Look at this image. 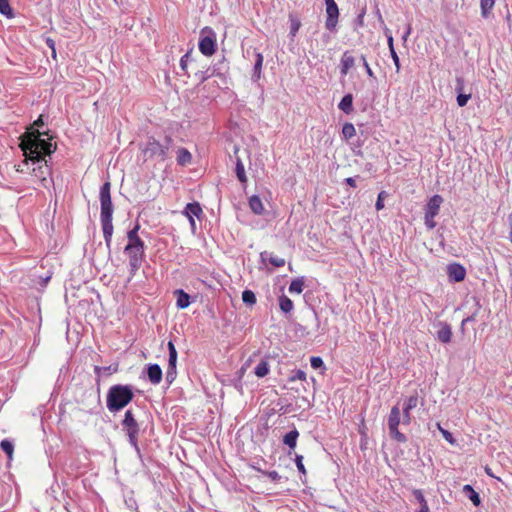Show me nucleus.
Instances as JSON below:
<instances>
[{"label": "nucleus", "instance_id": "obj_1", "mask_svg": "<svg viewBox=\"0 0 512 512\" xmlns=\"http://www.w3.org/2000/svg\"><path fill=\"white\" fill-rule=\"evenodd\" d=\"M53 138L50 130L44 132L36 130L24 136L19 143V148L26 158L24 164L28 165L29 161L32 162L35 166L32 170L33 175L41 181L44 187H47V178L51 176V168L45 157H51L57 149V144L51 143Z\"/></svg>", "mask_w": 512, "mask_h": 512}, {"label": "nucleus", "instance_id": "obj_2", "mask_svg": "<svg viewBox=\"0 0 512 512\" xmlns=\"http://www.w3.org/2000/svg\"><path fill=\"white\" fill-rule=\"evenodd\" d=\"M101 212L100 219L103 231V237L108 250H111V242L113 236V212L114 207L111 199V183L105 181L100 187L99 193Z\"/></svg>", "mask_w": 512, "mask_h": 512}, {"label": "nucleus", "instance_id": "obj_3", "mask_svg": "<svg viewBox=\"0 0 512 512\" xmlns=\"http://www.w3.org/2000/svg\"><path fill=\"white\" fill-rule=\"evenodd\" d=\"M139 390L131 384H114L106 394V407L112 414H116L127 407L134 399L135 392Z\"/></svg>", "mask_w": 512, "mask_h": 512}, {"label": "nucleus", "instance_id": "obj_4", "mask_svg": "<svg viewBox=\"0 0 512 512\" xmlns=\"http://www.w3.org/2000/svg\"><path fill=\"white\" fill-rule=\"evenodd\" d=\"M121 429L127 436L129 444L134 448L138 455L141 454L139 447V435L142 423L138 422L132 409H127L121 420Z\"/></svg>", "mask_w": 512, "mask_h": 512}, {"label": "nucleus", "instance_id": "obj_5", "mask_svg": "<svg viewBox=\"0 0 512 512\" xmlns=\"http://www.w3.org/2000/svg\"><path fill=\"white\" fill-rule=\"evenodd\" d=\"M172 143L173 140L170 136H166L163 143L150 139L143 152L149 158L158 157L160 160L165 161L168 158V151Z\"/></svg>", "mask_w": 512, "mask_h": 512}, {"label": "nucleus", "instance_id": "obj_6", "mask_svg": "<svg viewBox=\"0 0 512 512\" xmlns=\"http://www.w3.org/2000/svg\"><path fill=\"white\" fill-rule=\"evenodd\" d=\"M401 422V413L398 405H395L391 408L388 420H387V426L389 430L390 437L399 442V443H405L407 442V437L405 434L399 431L398 427Z\"/></svg>", "mask_w": 512, "mask_h": 512}, {"label": "nucleus", "instance_id": "obj_7", "mask_svg": "<svg viewBox=\"0 0 512 512\" xmlns=\"http://www.w3.org/2000/svg\"><path fill=\"white\" fill-rule=\"evenodd\" d=\"M123 252L128 258L130 280L136 275L138 270L141 268L142 263L145 261L146 254L145 252H141V250L133 248L127 244L125 245Z\"/></svg>", "mask_w": 512, "mask_h": 512}, {"label": "nucleus", "instance_id": "obj_8", "mask_svg": "<svg viewBox=\"0 0 512 512\" xmlns=\"http://www.w3.org/2000/svg\"><path fill=\"white\" fill-rule=\"evenodd\" d=\"M199 51L207 57L212 56L217 51L216 34H206L198 42Z\"/></svg>", "mask_w": 512, "mask_h": 512}, {"label": "nucleus", "instance_id": "obj_9", "mask_svg": "<svg viewBox=\"0 0 512 512\" xmlns=\"http://www.w3.org/2000/svg\"><path fill=\"white\" fill-rule=\"evenodd\" d=\"M199 84H203L212 77H224V73L221 71L220 63H215L205 70H200L194 74Z\"/></svg>", "mask_w": 512, "mask_h": 512}, {"label": "nucleus", "instance_id": "obj_10", "mask_svg": "<svg viewBox=\"0 0 512 512\" xmlns=\"http://www.w3.org/2000/svg\"><path fill=\"white\" fill-rule=\"evenodd\" d=\"M140 224L136 222L132 229L127 231V245L145 252L146 245L143 239L139 236Z\"/></svg>", "mask_w": 512, "mask_h": 512}, {"label": "nucleus", "instance_id": "obj_11", "mask_svg": "<svg viewBox=\"0 0 512 512\" xmlns=\"http://www.w3.org/2000/svg\"><path fill=\"white\" fill-rule=\"evenodd\" d=\"M326 4V13H327V19H326V28L328 30H333L336 27L338 16H339V9L335 2V0H324Z\"/></svg>", "mask_w": 512, "mask_h": 512}, {"label": "nucleus", "instance_id": "obj_12", "mask_svg": "<svg viewBox=\"0 0 512 512\" xmlns=\"http://www.w3.org/2000/svg\"><path fill=\"white\" fill-rule=\"evenodd\" d=\"M142 373L153 385H158L163 378L162 368L156 363L146 365Z\"/></svg>", "mask_w": 512, "mask_h": 512}, {"label": "nucleus", "instance_id": "obj_13", "mask_svg": "<svg viewBox=\"0 0 512 512\" xmlns=\"http://www.w3.org/2000/svg\"><path fill=\"white\" fill-rule=\"evenodd\" d=\"M447 275L450 282L458 283L465 279L466 269L460 263H451L447 266Z\"/></svg>", "mask_w": 512, "mask_h": 512}, {"label": "nucleus", "instance_id": "obj_14", "mask_svg": "<svg viewBox=\"0 0 512 512\" xmlns=\"http://www.w3.org/2000/svg\"><path fill=\"white\" fill-rule=\"evenodd\" d=\"M119 371V364L113 363L109 366H94V373L96 375V385H97V393H98V401L100 402V378L103 374L106 376H110L114 373H117Z\"/></svg>", "mask_w": 512, "mask_h": 512}, {"label": "nucleus", "instance_id": "obj_15", "mask_svg": "<svg viewBox=\"0 0 512 512\" xmlns=\"http://www.w3.org/2000/svg\"><path fill=\"white\" fill-rule=\"evenodd\" d=\"M443 203L441 195H433L424 207V215L436 217L439 214L440 206Z\"/></svg>", "mask_w": 512, "mask_h": 512}, {"label": "nucleus", "instance_id": "obj_16", "mask_svg": "<svg viewBox=\"0 0 512 512\" xmlns=\"http://www.w3.org/2000/svg\"><path fill=\"white\" fill-rule=\"evenodd\" d=\"M439 329L436 333V338L441 343L447 344L452 339V329L451 326L446 322L438 323Z\"/></svg>", "mask_w": 512, "mask_h": 512}, {"label": "nucleus", "instance_id": "obj_17", "mask_svg": "<svg viewBox=\"0 0 512 512\" xmlns=\"http://www.w3.org/2000/svg\"><path fill=\"white\" fill-rule=\"evenodd\" d=\"M174 295L176 296V307L178 309H186L190 306L192 302V297L190 294L185 292L183 289H176L174 291Z\"/></svg>", "mask_w": 512, "mask_h": 512}, {"label": "nucleus", "instance_id": "obj_18", "mask_svg": "<svg viewBox=\"0 0 512 512\" xmlns=\"http://www.w3.org/2000/svg\"><path fill=\"white\" fill-rule=\"evenodd\" d=\"M260 260L263 264L269 263L273 267H283L285 265V259L275 256L273 253L263 251L260 253Z\"/></svg>", "mask_w": 512, "mask_h": 512}, {"label": "nucleus", "instance_id": "obj_19", "mask_svg": "<svg viewBox=\"0 0 512 512\" xmlns=\"http://www.w3.org/2000/svg\"><path fill=\"white\" fill-rule=\"evenodd\" d=\"M183 214L187 217H196L198 219H201L204 216L200 203L196 201L187 203Z\"/></svg>", "mask_w": 512, "mask_h": 512}, {"label": "nucleus", "instance_id": "obj_20", "mask_svg": "<svg viewBox=\"0 0 512 512\" xmlns=\"http://www.w3.org/2000/svg\"><path fill=\"white\" fill-rule=\"evenodd\" d=\"M299 437L298 430L294 427L292 430L287 432L282 439L284 445H286L290 450H294L297 446V440ZM292 452L289 451L288 455H291Z\"/></svg>", "mask_w": 512, "mask_h": 512}, {"label": "nucleus", "instance_id": "obj_21", "mask_svg": "<svg viewBox=\"0 0 512 512\" xmlns=\"http://www.w3.org/2000/svg\"><path fill=\"white\" fill-rule=\"evenodd\" d=\"M355 59L354 57L348 52H344L341 58V67H340V73L341 75L345 76L348 74L349 70L354 66Z\"/></svg>", "mask_w": 512, "mask_h": 512}, {"label": "nucleus", "instance_id": "obj_22", "mask_svg": "<svg viewBox=\"0 0 512 512\" xmlns=\"http://www.w3.org/2000/svg\"><path fill=\"white\" fill-rule=\"evenodd\" d=\"M463 493L473 503L475 507H479L481 505L482 500L480 494L477 491H475L471 485H464Z\"/></svg>", "mask_w": 512, "mask_h": 512}, {"label": "nucleus", "instance_id": "obj_23", "mask_svg": "<svg viewBox=\"0 0 512 512\" xmlns=\"http://www.w3.org/2000/svg\"><path fill=\"white\" fill-rule=\"evenodd\" d=\"M263 55L260 52H255V62L253 67V72L251 75V79L254 82H257L261 78L262 66H263Z\"/></svg>", "mask_w": 512, "mask_h": 512}, {"label": "nucleus", "instance_id": "obj_24", "mask_svg": "<svg viewBox=\"0 0 512 512\" xmlns=\"http://www.w3.org/2000/svg\"><path fill=\"white\" fill-rule=\"evenodd\" d=\"M249 208L256 215L264 213L263 203L258 195H252L248 200Z\"/></svg>", "mask_w": 512, "mask_h": 512}, {"label": "nucleus", "instance_id": "obj_25", "mask_svg": "<svg viewBox=\"0 0 512 512\" xmlns=\"http://www.w3.org/2000/svg\"><path fill=\"white\" fill-rule=\"evenodd\" d=\"M338 108L345 114H350L353 111V95L345 94L339 102Z\"/></svg>", "mask_w": 512, "mask_h": 512}, {"label": "nucleus", "instance_id": "obj_26", "mask_svg": "<svg viewBox=\"0 0 512 512\" xmlns=\"http://www.w3.org/2000/svg\"><path fill=\"white\" fill-rule=\"evenodd\" d=\"M177 164L180 166H187L192 161L191 153L184 147L177 149Z\"/></svg>", "mask_w": 512, "mask_h": 512}, {"label": "nucleus", "instance_id": "obj_27", "mask_svg": "<svg viewBox=\"0 0 512 512\" xmlns=\"http://www.w3.org/2000/svg\"><path fill=\"white\" fill-rule=\"evenodd\" d=\"M235 174H236V177H237L238 181L242 185H246L247 184L248 179H247V176H246V173H245L244 164H243L242 160L239 157H237V159H236Z\"/></svg>", "mask_w": 512, "mask_h": 512}, {"label": "nucleus", "instance_id": "obj_28", "mask_svg": "<svg viewBox=\"0 0 512 512\" xmlns=\"http://www.w3.org/2000/svg\"><path fill=\"white\" fill-rule=\"evenodd\" d=\"M412 494H413L415 500L419 503L420 509L417 512H429V506L427 504V501L424 497L422 490L414 489L412 491Z\"/></svg>", "mask_w": 512, "mask_h": 512}, {"label": "nucleus", "instance_id": "obj_29", "mask_svg": "<svg viewBox=\"0 0 512 512\" xmlns=\"http://www.w3.org/2000/svg\"><path fill=\"white\" fill-rule=\"evenodd\" d=\"M167 347H168V352H169L167 368H171V370H173V369H176L178 353H177V350H176V347H175L173 341H169L167 344Z\"/></svg>", "mask_w": 512, "mask_h": 512}, {"label": "nucleus", "instance_id": "obj_30", "mask_svg": "<svg viewBox=\"0 0 512 512\" xmlns=\"http://www.w3.org/2000/svg\"><path fill=\"white\" fill-rule=\"evenodd\" d=\"M279 308L284 314H289L294 308L293 301L285 294H282L279 297Z\"/></svg>", "mask_w": 512, "mask_h": 512}, {"label": "nucleus", "instance_id": "obj_31", "mask_svg": "<svg viewBox=\"0 0 512 512\" xmlns=\"http://www.w3.org/2000/svg\"><path fill=\"white\" fill-rule=\"evenodd\" d=\"M270 366L267 360L262 359L254 368V373L257 377L263 378L268 375Z\"/></svg>", "mask_w": 512, "mask_h": 512}, {"label": "nucleus", "instance_id": "obj_32", "mask_svg": "<svg viewBox=\"0 0 512 512\" xmlns=\"http://www.w3.org/2000/svg\"><path fill=\"white\" fill-rule=\"evenodd\" d=\"M303 289H304V277H298V278L293 279L288 288L290 293H297V294L302 293Z\"/></svg>", "mask_w": 512, "mask_h": 512}, {"label": "nucleus", "instance_id": "obj_33", "mask_svg": "<svg viewBox=\"0 0 512 512\" xmlns=\"http://www.w3.org/2000/svg\"><path fill=\"white\" fill-rule=\"evenodd\" d=\"M242 301L248 306H253L257 302L256 294L250 289H245L242 292Z\"/></svg>", "mask_w": 512, "mask_h": 512}, {"label": "nucleus", "instance_id": "obj_34", "mask_svg": "<svg viewBox=\"0 0 512 512\" xmlns=\"http://www.w3.org/2000/svg\"><path fill=\"white\" fill-rule=\"evenodd\" d=\"M0 13L7 18L14 17V10L10 6L9 0H0Z\"/></svg>", "mask_w": 512, "mask_h": 512}, {"label": "nucleus", "instance_id": "obj_35", "mask_svg": "<svg viewBox=\"0 0 512 512\" xmlns=\"http://www.w3.org/2000/svg\"><path fill=\"white\" fill-rule=\"evenodd\" d=\"M0 448L8 456L9 459L12 458L14 452V444L11 440L3 439L0 442Z\"/></svg>", "mask_w": 512, "mask_h": 512}, {"label": "nucleus", "instance_id": "obj_36", "mask_svg": "<svg viewBox=\"0 0 512 512\" xmlns=\"http://www.w3.org/2000/svg\"><path fill=\"white\" fill-rule=\"evenodd\" d=\"M356 135L355 127L352 123L347 122L342 127V136L345 140H349Z\"/></svg>", "mask_w": 512, "mask_h": 512}, {"label": "nucleus", "instance_id": "obj_37", "mask_svg": "<svg viewBox=\"0 0 512 512\" xmlns=\"http://www.w3.org/2000/svg\"><path fill=\"white\" fill-rule=\"evenodd\" d=\"M418 404V395L417 393L410 395L407 399H405L403 404V410L411 411L413 410Z\"/></svg>", "mask_w": 512, "mask_h": 512}, {"label": "nucleus", "instance_id": "obj_38", "mask_svg": "<svg viewBox=\"0 0 512 512\" xmlns=\"http://www.w3.org/2000/svg\"><path fill=\"white\" fill-rule=\"evenodd\" d=\"M495 4V0H481L480 7L481 13L484 17H487Z\"/></svg>", "mask_w": 512, "mask_h": 512}, {"label": "nucleus", "instance_id": "obj_39", "mask_svg": "<svg viewBox=\"0 0 512 512\" xmlns=\"http://www.w3.org/2000/svg\"><path fill=\"white\" fill-rule=\"evenodd\" d=\"M45 125V121H44V115H40L32 124V129L27 131L26 133H24L23 135L20 136V142L22 141V138L26 135H28L30 132H33V131H36L38 130L39 132H41L39 130L40 127L44 126Z\"/></svg>", "mask_w": 512, "mask_h": 512}, {"label": "nucleus", "instance_id": "obj_40", "mask_svg": "<svg viewBox=\"0 0 512 512\" xmlns=\"http://www.w3.org/2000/svg\"><path fill=\"white\" fill-rule=\"evenodd\" d=\"M294 461H295L296 467H297L298 472L300 473L301 477L302 476L306 477L307 471L303 464V456L299 455V454H295Z\"/></svg>", "mask_w": 512, "mask_h": 512}, {"label": "nucleus", "instance_id": "obj_41", "mask_svg": "<svg viewBox=\"0 0 512 512\" xmlns=\"http://www.w3.org/2000/svg\"><path fill=\"white\" fill-rule=\"evenodd\" d=\"M52 275H53V273L51 271H48L45 275H39V276H37L36 283L41 288H45L48 285V283L50 282Z\"/></svg>", "mask_w": 512, "mask_h": 512}, {"label": "nucleus", "instance_id": "obj_42", "mask_svg": "<svg viewBox=\"0 0 512 512\" xmlns=\"http://www.w3.org/2000/svg\"><path fill=\"white\" fill-rule=\"evenodd\" d=\"M437 427H438L440 433L442 434L443 438L448 443H450L451 445H455L456 444V439L454 438L453 434L450 431L442 428L439 423L437 424Z\"/></svg>", "mask_w": 512, "mask_h": 512}, {"label": "nucleus", "instance_id": "obj_43", "mask_svg": "<svg viewBox=\"0 0 512 512\" xmlns=\"http://www.w3.org/2000/svg\"><path fill=\"white\" fill-rule=\"evenodd\" d=\"M310 364L313 369H325L324 361L319 356H312L310 358Z\"/></svg>", "mask_w": 512, "mask_h": 512}, {"label": "nucleus", "instance_id": "obj_44", "mask_svg": "<svg viewBox=\"0 0 512 512\" xmlns=\"http://www.w3.org/2000/svg\"><path fill=\"white\" fill-rule=\"evenodd\" d=\"M296 380L305 381L306 373L301 369L292 371L291 375L289 376V381H296Z\"/></svg>", "mask_w": 512, "mask_h": 512}, {"label": "nucleus", "instance_id": "obj_45", "mask_svg": "<svg viewBox=\"0 0 512 512\" xmlns=\"http://www.w3.org/2000/svg\"><path fill=\"white\" fill-rule=\"evenodd\" d=\"M470 98H471V93H459V95H457V98H456L458 106L459 107L466 106V104L468 103Z\"/></svg>", "mask_w": 512, "mask_h": 512}, {"label": "nucleus", "instance_id": "obj_46", "mask_svg": "<svg viewBox=\"0 0 512 512\" xmlns=\"http://www.w3.org/2000/svg\"><path fill=\"white\" fill-rule=\"evenodd\" d=\"M387 196V193L385 191H381L378 196L375 203V208L377 211H380L384 208V198Z\"/></svg>", "mask_w": 512, "mask_h": 512}, {"label": "nucleus", "instance_id": "obj_47", "mask_svg": "<svg viewBox=\"0 0 512 512\" xmlns=\"http://www.w3.org/2000/svg\"><path fill=\"white\" fill-rule=\"evenodd\" d=\"M176 376H177L176 369L171 370V368H167L165 380L168 385H171L174 382V380L176 379Z\"/></svg>", "mask_w": 512, "mask_h": 512}, {"label": "nucleus", "instance_id": "obj_48", "mask_svg": "<svg viewBox=\"0 0 512 512\" xmlns=\"http://www.w3.org/2000/svg\"><path fill=\"white\" fill-rule=\"evenodd\" d=\"M434 218V216L424 215V223L428 230H432L436 227L437 223Z\"/></svg>", "mask_w": 512, "mask_h": 512}, {"label": "nucleus", "instance_id": "obj_49", "mask_svg": "<svg viewBox=\"0 0 512 512\" xmlns=\"http://www.w3.org/2000/svg\"><path fill=\"white\" fill-rule=\"evenodd\" d=\"M464 79L462 77H457L456 78V84H455V92L457 93V95H459V93H464Z\"/></svg>", "mask_w": 512, "mask_h": 512}, {"label": "nucleus", "instance_id": "obj_50", "mask_svg": "<svg viewBox=\"0 0 512 512\" xmlns=\"http://www.w3.org/2000/svg\"><path fill=\"white\" fill-rule=\"evenodd\" d=\"M361 60H362V62H363V66H364V68H365V71H366L367 75H368L369 77L375 78V76H374V72H373V70L371 69V67L369 66V64H368V62H367V60H366V57H365L364 55H362V56H361Z\"/></svg>", "mask_w": 512, "mask_h": 512}, {"label": "nucleus", "instance_id": "obj_51", "mask_svg": "<svg viewBox=\"0 0 512 512\" xmlns=\"http://www.w3.org/2000/svg\"><path fill=\"white\" fill-rule=\"evenodd\" d=\"M46 44L51 49V55L55 59L56 58L55 41L48 37V38H46Z\"/></svg>", "mask_w": 512, "mask_h": 512}, {"label": "nucleus", "instance_id": "obj_52", "mask_svg": "<svg viewBox=\"0 0 512 512\" xmlns=\"http://www.w3.org/2000/svg\"><path fill=\"white\" fill-rule=\"evenodd\" d=\"M364 15H365V9H362L361 12L358 14L357 18L355 19V29L358 27V26H363V19H364Z\"/></svg>", "mask_w": 512, "mask_h": 512}, {"label": "nucleus", "instance_id": "obj_53", "mask_svg": "<svg viewBox=\"0 0 512 512\" xmlns=\"http://www.w3.org/2000/svg\"><path fill=\"white\" fill-rule=\"evenodd\" d=\"M266 475L274 482H278L281 479L280 474L275 470L266 472Z\"/></svg>", "mask_w": 512, "mask_h": 512}, {"label": "nucleus", "instance_id": "obj_54", "mask_svg": "<svg viewBox=\"0 0 512 512\" xmlns=\"http://www.w3.org/2000/svg\"><path fill=\"white\" fill-rule=\"evenodd\" d=\"M411 411L403 410L402 423L404 425H409L411 423Z\"/></svg>", "mask_w": 512, "mask_h": 512}, {"label": "nucleus", "instance_id": "obj_55", "mask_svg": "<svg viewBox=\"0 0 512 512\" xmlns=\"http://www.w3.org/2000/svg\"><path fill=\"white\" fill-rule=\"evenodd\" d=\"M390 54L398 71L400 69V61L395 49H391Z\"/></svg>", "mask_w": 512, "mask_h": 512}, {"label": "nucleus", "instance_id": "obj_56", "mask_svg": "<svg viewBox=\"0 0 512 512\" xmlns=\"http://www.w3.org/2000/svg\"><path fill=\"white\" fill-rule=\"evenodd\" d=\"M279 411L281 414H287V413L295 411V409L293 408L292 404H286V405H282L280 407Z\"/></svg>", "mask_w": 512, "mask_h": 512}, {"label": "nucleus", "instance_id": "obj_57", "mask_svg": "<svg viewBox=\"0 0 512 512\" xmlns=\"http://www.w3.org/2000/svg\"><path fill=\"white\" fill-rule=\"evenodd\" d=\"M300 21L297 19L291 18V31L290 32H297L300 28Z\"/></svg>", "mask_w": 512, "mask_h": 512}, {"label": "nucleus", "instance_id": "obj_58", "mask_svg": "<svg viewBox=\"0 0 512 512\" xmlns=\"http://www.w3.org/2000/svg\"><path fill=\"white\" fill-rule=\"evenodd\" d=\"M356 178H359V176H356L355 178L354 177H348L344 180V183L349 185L350 187L352 188H355L357 185H356Z\"/></svg>", "mask_w": 512, "mask_h": 512}, {"label": "nucleus", "instance_id": "obj_59", "mask_svg": "<svg viewBox=\"0 0 512 512\" xmlns=\"http://www.w3.org/2000/svg\"><path fill=\"white\" fill-rule=\"evenodd\" d=\"M187 218L189 220V224H190L191 230L193 232H195V230H196V222H195L194 218L193 217H187Z\"/></svg>", "mask_w": 512, "mask_h": 512}, {"label": "nucleus", "instance_id": "obj_60", "mask_svg": "<svg viewBox=\"0 0 512 512\" xmlns=\"http://www.w3.org/2000/svg\"><path fill=\"white\" fill-rule=\"evenodd\" d=\"M387 36V42H388V45H389V49H394V46H393V37H392V34H386Z\"/></svg>", "mask_w": 512, "mask_h": 512}, {"label": "nucleus", "instance_id": "obj_61", "mask_svg": "<svg viewBox=\"0 0 512 512\" xmlns=\"http://www.w3.org/2000/svg\"><path fill=\"white\" fill-rule=\"evenodd\" d=\"M191 53H192V49H190L189 51H187L182 57L181 59L185 60V62L188 63V61L191 59Z\"/></svg>", "mask_w": 512, "mask_h": 512}, {"label": "nucleus", "instance_id": "obj_62", "mask_svg": "<svg viewBox=\"0 0 512 512\" xmlns=\"http://www.w3.org/2000/svg\"><path fill=\"white\" fill-rule=\"evenodd\" d=\"M187 64L188 63L185 62V60L180 59V67L185 74L187 73Z\"/></svg>", "mask_w": 512, "mask_h": 512}, {"label": "nucleus", "instance_id": "obj_63", "mask_svg": "<svg viewBox=\"0 0 512 512\" xmlns=\"http://www.w3.org/2000/svg\"><path fill=\"white\" fill-rule=\"evenodd\" d=\"M474 316L475 315H472V316H469L467 318H465L463 321H462V326L465 325L467 322L469 321H473L474 320Z\"/></svg>", "mask_w": 512, "mask_h": 512}, {"label": "nucleus", "instance_id": "obj_64", "mask_svg": "<svg viewBox=\"0 0 512 512\" xmlns=\"http://www.w3.org/2000/svg\"><path fill=\"white\" fill-rule=\"evenodd\" d=\"M306 404L308 408L311 407V403L305 398V397H302L301 398V404Z\"/></svg>", "mask_w": 512, "mask_h": 512}]
</instances>
